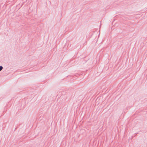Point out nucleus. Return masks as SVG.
Listing matches in <instances>:
<instances>
[{"label": "nucleus", "mask_w": 147, "mask_h": 147, "mask_svg": "<svg viewBox=\"0 0 147 147\" xmlns=\"http://www.w3.org/2000/svg\"><path fill=\"white\" fill-rule=\"evenodd\" d=\"M3 67L2 66H1V65L0 66V71L2 70V69H3Z\"/></svg>", "instance_id": "nucleus-1"}]
</instances>
